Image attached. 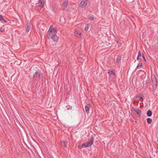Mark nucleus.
Returning <instances> with one entry per match:
<instances>
[{
	"mask_svg": "<svg viewBox=\"0 0 158 158\" xmlns=\"http://www.w3.org/2000/svg\"><path fill=\"white\" fill-rule=\"evenodd\" d=\"M41 73L40 71L39 70H38L33 75L34 78L35 79L36 78H40Z\"/></svg>",
	"mask_w": 158,
	"mask_h": 158,
	"instance_id": "obj_4",
	"label": "nucleus"
},
{
	"mask_svg": "<svg viewBox=\"0 0 158 158\" xmlns=\"http://www.w3.org/2000/svg\"><path fill=\"white\" fill-rule=\"evenodd\" d=\"M52 26H50L47 34V37L48 39H52L55 42H57L59 37L56 35L57 30L54 28H51Z\"/></svg>",
	"mask_w": 158,
	"mask_h": 158,
	"instance_id": "obj_1",
	"label": "nucleus"
},
{
	"mask_svg": "<svg viewBox=\"0 0 158 158\" xmlns=\"http://www.w3.org/2000/svg\"><path fill=\"white\" fill-rule=\"evenodd\" d=\"M152 119L149 118H148L147 119V122L149 124H151L152 122Z\"/></svg>",
	"mask_w": 158,
	"mask_h": 158,
	"instance_id": "obj_15",
	"label": "nucleus"
},
{
	"mask_svg": "<svg viewBox=\"0 0 158 158\" xmlns=\"http://www.w3.org/2000/svg\"><path fill=\"white\" fill-rule=\"evenodd\" d=\"M94 138L93 136L92 135L87 142L82 145V148H86L91 146L94 143Z\"/></svg>",
	"mask_w": 158,
	"mask_h": 158,
	"instance_id": "obj_2",
	"label": "nucleus"
},
{
	"mask_svg": "<svg viewBox=\"0 0 158 158\" xmlns=\"http://www.w3.org/2000/svg\"><path fill=\"white\" fill-rule=\"evenodd\" d=\"M88 1L87 0H82L80 2V4L81 6L83 7H84L87 5Z\"/></svg>",
	"mask_w": 158,
	"mask_h": 158,
	"instance_id": "obj_5",
	"label": "nucleus"
},
{
	"mask_svg": "<svg viewBox=\"0 0 158 158\" xmlns=\"http://www.w3.org/2000/svg\"><path fill=\"white\" fill-rule=\"evenodd\" d=\"M141 53L139 51L138 52V55L137 57V60H139V57L141 56Z\"/></svg>",
	"mask_w": 158,
	"mask_h": 158,
	"instance_id": "obj_14",
	"label": "nucleus"
},
{
	"mask_svg": "<svg viewBox=\"0 0 158 158\" xmlns=\"http://www.w3.org/2000/svg\"><path fill=\"white\" fill-rule=\"evenodd\" d=\"M66 107L67 108V109H68V110H69L70 109H71L72 108L71 106H69V105H67L66 106Z\"/></svg>",
	"mask_w": 158,
	"mask_h": 158,
	"instance_id": "obj_22",
	"label": "nucleus"
},
{
	"mask_svg": "<svg viewBox=\"0 0 158 158\" xmlns=\"http://www.w3.org/2000/svg\"><path fill=\"white\" fill-rule=\"evenodd\" d=\"M142 98V99H143V97H141V95H137V96L135 98L137 99V98Z\"/></svg>",
	"mask_w": 158,
	"mask_h": 158,
	"instance_id": "obj_21",
	"label": "nucleus"
},
{
	"mask_svg": "<svg viewBox=\"0 0 158 158\" xmlns=\"http://www.w3.org/2000/svg\"><path fill=\"white\" fill-rule=\"evenodd\" d=\"M108 73L111 77L115 75V73L114 70H109L108 71Z\"/></svg>",
	"mask_w": 158,
	"mask_h": 158,
	"instance_id": "obj_9",
	"label": "nucleus"
},
{
	"mask_svg": "<svg viewBox=\"0 0 158 158\" xmlns=\"http://www.w3.org/2000/svg\"><path fill=\"white\" fill-rule=\"evenodd\" d=\"M89 19L91 20H93L94 19V18L92 15H89Z\"/></svg>",
	"mask_w": 158,
	"mask_h": 158,
	"instance_id": "obj_16",
	"label": "nucleus"
},
{
	"mask_svg": "<svg viewBox=\"0 0 158 158\" xmlns=\"http://www.w3.org/2000/svg\"><path fill=\"white\" fill-rule=\"evenodd\" d=\"M90 107V105L88 104L85 107V109L87 114H88L89 112V107Z\"/></svg>",
	"mask_w": 158,
	"mask_h": 158,
	"instance_id": "obj_10",
	"label": "nucleus"
},
{
	"mask_svg": "<svg viewBox=\"0 0 158 158\" xmlns=\"http://www.w3.org/2000/svg\"><path fill=\"white\" fill-rule=\"evenodd\" d=\"M89 28V27L88 25H87L85 27V31H87Z\"/></svg>",
	"mask_w": 158,
	"mask_h": 158,
	"instance_id": "obj_20",
	"label": "nucleus"
},
{
	"mask_svg": "<svg viewBox=\"0 0 158 158\" xmlns=\"http://www.w3.org/2000/svg\"><path fill=\"white\" fill-rule=\"evenodd\" d=\"M5 31V30L2 29V28H0V31L1 32H4Z\"/></svg>",
	"mask_w": 158,
	"mask_h": 158,
	"instance_id": "obj_24",
	"label": "nucleus"
},
{
	"mask_svg": "<svg viewBox=\"0 0 158 158\" xmlns=\"http://www.w3.org/2000/svg\"><path fill=\"white\" fill-rule=\"evenodd\" d=\"M120 60V59H119L118 58L117 59H116V62L117 63H118L119 62V61Z\"/></svg>",
	"mask_w": 158,
	"mask_h": 158,
	"instance_id": "obj_25",
	"label": "nucleus"
},
{
	"mask_svg": "<svg viewBox=\"0 0 158 158\" xmlns=\"http://www.w3.org/2000/svg\"><path fill=\"white\" fill-rule=\"evenodd\" d=\"M74 34H75V35H81V32H80V31H76L75 33H74Z\"/></svg>",
	"mask_w": 158,
	"mask_h": 158,
	"instance_id": "obj_18",
	"label": "nucleus"
},
{
	"mask_svg": "<svg viewBox=\"0 0 158 158\" xmlns=\"http://www.w3.org/2000/svg\"><path fill=\"white\" fill-rule=\"evenodd\" d=\"M3 18V17L2 15H1L0 14V20L1 21H2V19Z\"/></svg>",
	"mask_w": 158,
	"mask_h": 158,
	"instance_id": "obj_26",
	"label": "nucleus"
},
{
	"mask_svg": "<svg viewBox=\"0 0 158 158\" xmlns=\"http://www.w3.org/2000/svg\"><path fill=\"white\" fill-rule=\"evenodd\" d=\"M2 23H6L7 22V21H6V20H5L3 18L2 19V21H1Z\"/></svg>",
	"mask_w": 158,
	"mask_h": 158,
	"instance_id": "obj_19",
	"label": "nucleus"
},
{
	"mask_svg": "<svg viewBox=\"0 0 158 158\" xmlns=\"http://www.w3.org/2000/svg\"><path fill=\"white\" fill-rule=\"evenodd\" d=\"M134 110L139 116H140L141 113V111L139 108H135L134 109Z\"/></svg>",
	"mask_w": 158,
	"mask_h": 158,
	"instance_id": "obj_6",
	"label": "nucleus"
},
{
	"mask_svg": "<svg viewBox=\"0 0 158 158\" xmlns=\"http://www.w3.org/2000/svg\"><path fill=\"white\" fill-rule=\"evenodd\" d=\"M31 29L30 24L29 23H27V27L26 31L27 32H28Z\"/></svg>",
	"mask_w": 158,
	"mask_h": 158,
	"instance_id": "obj_11",
	"label": "nucleus"
},
{
	"mask_svg": "<svg viewBox=\"0 0 158 158\" xmlns=\"http://www.w3.org/2000/svg\"><path fill=\"white\" fill-rule=\"evenodd\" d=\"M43 1V0H40L38 1V3L39 6L41 8H43V7L44 3Z\"/></svg>",
	"mask_w": 158,
	"mask_h": 158,
	"instance_id": "obj_8",
	"label": "nucleus"
},
{
	"mask_svg": "<svg viewBox=\"0 0 158 158\" xmlns=\"http://www.w3.org/2000/svg\"><path fill=\"white\" fill-rule=\"evenodd\" d=\"M152 86L153 88H156L157 86V78L155 76L154 77L152 81Z\"/></svg>",
	"mask_w": 158,
	"mask_h": 158,
	"instance_id": "obj_3",
	"label": "nucleus"
},
{
	"mask_svg": "<svg viewBox=\"0 0 158 158\" xmlns=\"http://www.w3.org/2000/svg\"><path fill=\"white\" fill-rule=\"evenodd\" d=\"M142 57H143V60L145 61H146V59H145V56H144V55L143 54L142 55Z\"/></svg>",
	"mask_w": 158,
	"mask_h": 158,
	"instance_id": "obj_23",
	"label": "nucleus"
},
{
	"mask_svg": "<svg viewBox=\"0 0 158 158\" xmlns=\"http://www.w3.org/2000/svg\"><path fill=\"white\" fill-rule=\"evenodd\" d=\"M118 41H117V43H118Z\"/></svg>",
	"mask_w": 158,
	"mask_h": 158,
	"instance_id": "obj_27",
	"label": "nucleus"
},
{
	"mask_svg": "<svg viewBox=\"0 0 158 158\" xmlns=\"http://www.w3.org/2000/svg\"><path fill=\"white\" fill-rule=\"evenodd\" d=\"M68 4V2L67 1L64 2L62 4L63 6L65 7H67Z\"/></svg>",
	"mask_w": 158,
	"mask_h": 158,
	"instance_id": "obj_13",
	"label": "nucleus"
},
{
	"mask_svg": "<svg viewBox=\"0 0 158 158\" xmlns=\"http://www.w3.org/2000/svg\"><path fill=\"white\" fill-rule=\"evenodd\" d=\"M147 114L148 117L151 116L152 115V111L150 110H148L147 112Z\"/></svg>",
	"mask_w": 158,
	"mask_h": 158,
	"instance_id": "obj_12",
	"label": "nucleus"
},
{
	"mask_svg": "<svg viewBox=\"0 0 158 158\" xmlns=\"http://www.w3.org/2000/svg\"><path fill=\"white\" fill-rule=\"evenodd\" d=\"M143 65V64L142 63H139L138 64L137 66L136 67V68H137L139 67H141Z\"/></svg>",
	"mask_w": 158,
	"mask_h": 158,
	"instance_id": "obj_17",
	"label": "nucleus"
},
{
	"mask_svg": "<svg viewBox=\"0 0 158 158\" xmlns=\"http://www.w3.org/2000/svg\"><path fill=\"white\" fill-rule=\"evenodd\" d=\"M61 144L62 146H64V147L66 148L67 147L68 142L67 141H61Z\"/></svg>",
	"mask_w": 158,
	"mask_h": 158,
	"instance_id": "obj_7",
	"label": "nucleus"
}]
</instances>
